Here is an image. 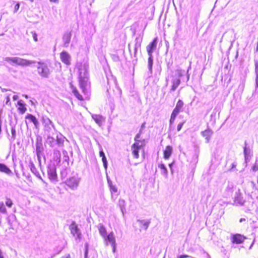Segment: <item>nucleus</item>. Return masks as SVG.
I'll return each mask as SVG.
<instances>
[{
    "label": "nucleus",
    "mask_w": 258,
    "mask_h": 258,
    "mask_svg": "<svg viewBox=\"0 0 258 258\" xmlns=\"http://www.w3.org/2000/svg\"><path fill=\"white\" fill-rule=\"evenodd\" d=\"M141 133H138L135 137V143L131 146V151L136 159L139 157V151H144L146 145V141L144 139L141 138Z\"/></svg>",
    "instance_id": "1"
},
{
    "label": "nucleus",
    "mask_w": 258,
    "mask_h": 258,
    "mask_svg": "<svg viewBox=\"0 0 258 258\" xmlns=\"http://www.w3.org/2000/svg\"><path fill=\"white\" fill-rule=\"evenodd\" d=\"M79 84L84 94H86V85L89 80L88 69L85 66L81 67L79 69Z\"/></svg>",
    "instance_id": "2"
},
{
    "label": "nucleus",
    "mask_w": 258,
    "mask_h": 258,
    "mask_svg": "<svg viewBox=\"0 0 258 258\" xmlns=\"http://www.w3.org/2000/svg\"><path fill=\"white\" fill-rule=\"evenodd\" d=\"M37 71L40 76L43 78H48L50 71L47 64L44 62H38Z\"/></svg>",
    "instance_id": "3"
},
{
    "label": "nucleus",
    "mask_w": 258,
    "mask_h": 258,
    "mask_svg": "<svg viewBox=\"0 0 258 258\" xmlns=\"http://www.w3.org/2000/svg\"><path fill=\"white\" fill-rule=\"evenodd\" d=\"M106 241L109 242L112 247V251L115 252L116 251V241L114 233L112 231L110 232L107 235L104 237Z\"/></svg>",
    "instance_id": "4"
},
{
    "label": "nucleus",
    "mask_w": 258,
    "mask_h": 258,
    "mask_svg": "<svg viewBox=\"0 0 258 258\" xmlns=\"http://www.w3.org/2000/svg\"><path fill=\"white\" fill-rule=\"evenodd\" d=\"M246 237L239 233L232 235L231 237V241L234 244H241L246 239Z\"/></svg>",
    "instance_id": "5"
},
{
    "label": "nucleus",
    "mask_w": 258,
    "mask_h": 258,
    "mask_svg": "<svg viewBox=\"0 0 258 258\" xmlns=\"http://www.w3.org/2000/svg\"><path fill=\"white\" fill-rule=\"evenodd\" d=\"M5 61L10 63H14L16 64H29L30 62L29 61L23 60L18 57H6L5 59Z\"/></svg>",
    "instance_id": "6"
},
{
    "label": "nucleus",
    "mask_w": 258,
    "mask_h": 258,
    "mask_svg": "<svg viewBox=\"0 0 258 258\" xmlns=\"http://www.w3.org/2000/svg\"><path fill=\"white\" fill-rule=\"evenodd\" d=\"M69 228L71 233L74 236H77V237L79 239L81 238V233L80 232L78 225L75 222L73 221L71 223Z\"/></svg>",
    "instance_id": "7"
},
{
    "label": "nucleus",
    "mask_w": 258,
    "mask_h": 258,
    "mask_svg": "<svg viewBox=\"0 0 258 258\" xmlns=\"http://www.w3.org/2000/svg\"><path fill=\"white\" fill-rule=\"evenodd\" d=\"M18 112L21 114H24L27 110V105L23 100H19L16 105Z\"/></svg>",
    "instance_id": "8"
},
{
    "label": "nucleus",
    "mask_w": 258,
    "mask_h": 258,
    "mask_svg": "<svg viewBox=\"0 0 258 258\" xmlns=\"http://www.w3.org/2000/svg\"><path fill=\"white\" fill-rule=\"evenodd\" d=\"M158 38H155L152 42H151L147 46L146 50L148 55H152L153 52L155 50L157 44Z\"/></svg>",
    "instance_id": "9"
},
{
    "label": "nucleus",
    "mask_w": 258,
    "mask_h": 258,
    "mask_svg": "<svg viewBox=\"0 0 258 258\" xmlns=\"http://www.w3.org/2000/svg\"><path fill=\"white\" fill-rule=\"evenodd\" d=\"M65 183L70 187L74 188L78 186L79 180L77 178L72 177L67 179L65 181Z\"/></svg>",
    "instance_id": "10"
},
{
    "label": "nucleus",
    "mask_w": 258,
    "mask_h": 258,
    "mask_svg": "<svg viewBox=\"0 0 258 258\" xmlns=\"http://www.w3.org/2000/svg\"><path fill=\"white\" fill-rule=\"evenodd\" d=\"M60 58L63 63L67 65H70L71 64L70 55L67 51H62L60 53Z\"/></svg>",
    "instance_id": "11"
},
{
    "label": "nucleus",
    "mask_w": 258,
    "mask_h": 258,
    "mask_svg": "<svg viewBox=\"0 0 258 258\" xmlns=\"http://www.w3.org/2000/svg\"><path fill=\"white\" fill-rule=\"evenodd\" d=\"M71 88L72 89L73 94L75 95V96L78 100L81 101H83L84 100V99L82 95L80 93L78 90L75 86H74L73 85H71Z\"/></svg>",
    "instance_id": "12"
},
{
    "label": "nucleus",
    "mask_w": 258,
    "mask_h": 258,
    "mask_svg": "<svg viewBox=\"0 0 258 258\" xmlns=\"http://www.w3.org/2000/svg\"><path fill=\"white\" fill-rule=\"evenodd\" d=\"M173 148L170 145L166 146L165 149L163 151V157L164 159H168L172 154Z\"/></svg>",
    "instance_id": "13"
},
{
    "label": "nucleus",
    "mask_w": 258,
    "mask_h": 258,
    "mask_svg": "<svg viewBox=\"0 0 258 258\" xmlns=\"http://www.w3.org/2000/svg\"><path fill=\"white\" fill-rule=\"evenodd\" d=\"M201 134L206 140L207 142L209 143L213 134L212 131L210 128H207L203 131Z\"/></svg>",
    "instance_id": "14"
},
{
    "label": "nucleus",
    "mask_w": 258,
    "mask_h": 258,
    "mask_svg": "<svg viewBox=\"0 0 258 258\" xmlns=\"http://www.w3.org/2000/svg\"><path fill=\"white\" fill-rule=\"evenodd\" d=\"M71 32H66L64 33L62 36V40L64 43V45L66 46H67L69 43L70 42L71 39Z\"/></svg>",
    "instance_id": "15"
},
{
    "label": "nucleus",
    "mask_w": 258,
    "mask_h": 258,
    "mask_svg": "<svg viewBox=\"0 0 258 258\" xmlns=\"http://www.w3.org/2000/svg\"><path fill=\"white\" fill-rule=\"evenodd\" d=\"M25 118L29 119L31 122H32L34 123L36 128L38 127L39 122L36 117L34 115L29 113L25 116Z\"/></svg>",
    "instance_id": "16"
},
{
    "label": "nucleus",
    "mask_w": 258,
    "mask_h": 258,
    "mask_svg": "<svg viewBox=\"0 0 258 258\" xmlns=\"http://www.w3.org/2000/svg\"><path fill=\"white\" fill-rule=\"evenodd\" d=\"M183 102L181 100H178L172 112L178 114L183 107Z\"/></svg>",
    "instance_id": "17"
},
{
    "label": "nucleus",
    "mask_w": 258,
    "mask_h": 258,
    "mask_svg": "<svg viewBox=\"0 0 258 258\" xmlns=\"http://www.w3.org/2000/svg\"><path fill=\"white\" fill-rule=\"evenodd\" d=\"M48 175L50 179L52 180H55L57 177L56 169L55 168H50L48 171Z\"/></svg>",
    "instance_id": "18"
},
{
    "label": "nucleus",
    "mask_w": 258,
    "mask_h": 258,
    "mask_svg": "<svg viewBox=\"0 0 258 258\" xmlns=\"http://www.w3.org/2000/svg\"><path fill=\"white\" fill-rule=\"evenodd\" d=\"M0 172H4L7 174L12 173L11 170L5 164L0 163Z\"/></svg>",
    "instance_id": "19"
},
{
    "label": "nucleus",
    "mask_w": 258,
    "mask_h": 258,
    "mask_svg": "<svg viewBox=\"0 0 258 258\" xmlns=\"http://www.w3.org/2000/svg\"><path fill=\"white\" fill-rule=\"evenodd\" d=\"M138 222L140 223V227L145 230L148 228L150 223V220H138Z\"/></svg>",
    "instance_id": "20"
},
{
    "label": "nucleus",
    "mask_w": 258,
    "mask_h": 258,
    "mask_svg": "<svg viewBox=\"0 0 258 258\" xmlns=\"http://www.w3.org/2000/svg\"><path fill=\"white\" fill-rule=\"evenodd\" d=\"M92 118L94 120V121L98 124L99 125H101L102 123V122L103 120V117L101 115L98 114H94L92 116Z\"/></svg>",
    "instance_id": "21"
},
{
    "label": "nucleus",
    "mask_w": 258,
    "mask_h": 258,
    "mask_svg": "<svg viewBox=\"0 0 258 258\" xmlns=\"http://www.w3.org/2000/svg\"><path fill=\"white\" fill-rule=\"evenodd\" d=\"M180 84V80L178 78H176L173 80L172 85L171 88V91H175L179 85Z\"/></svg>",
    "instance_id": "22"
},
{
    "label": "nucleus",
    "mask_w": 258,
    "mask_h": 258,
    "mask_svg": "<svg viewBox=\"0 0 258 258\" xmlns=\"http://www.w3.org/2000/svg\"><path fill=\"white\" fill-rule=\"evenodd\" d=\"M99 232L100 234L103 237H104L106 236L107 231L106 230L105 227L103 225H100L98 228Z\"/></svg>",
    "instance_id": "23"
},
{
    "label": "nucleus",
    "mask_w": 258,
    "mask_h": 258,
    "mask_svg": "<svg viewBox=\"0 0 258 258\" xmlns=\"http://www.w3.org/2000/svg\"><path fill=\"white\" fill-rule=\"evenodd\" d=\"M158 167L161 169L162 174L166 176L167 175V170L164 164L162 163L159 164Z\"/></svg>",
    "instance_id": "24"
},
{
    "label": "nucleus",
    "mask_w": 258,
    "mask_h": 258,
    "mask_svg": "<svg viewBox=\"0 0 258 258\" xmlns=\"http://www.w3.org/2000/svg\"><path fill=\"white\" fill-rule=\"evenodd\" d=\"M42 146L41 143H37L36 144V153L37 155L38 158H39L40 155L42 151Z\"/></svg>",
    "instance_id": "25"
},
{
    "label": "nucleus",
    "mask_w": 258,
    "mask_h": 258,
    "mask_svg": "<svg viewBox=\"0 0 258 258\" xmlns=\"http://www.w3.org/2000/svg\"><path fill=\"white\" fill-rule=\"evenodd\" d=\"M153 64V56L152 55H149L148 58V68L150 71H152V66Z\"/></svg>",
    "instance_id": "26"
},
{
    "label": "nucleus",
    "mask_w": 258,
    "mask_h": 258,
    "mask_svg": "<svg viewBox=\"0 0 258 258\" xmlns=\"http://www.w3.org/2000/svg\"><path fill=\"white\" fill-rule=\"evenodd\" d=\"M0 212L3 214L7 213V209L3 202H0Z\"/></svg>",
    "instance_id": "27"
},
{
    "label": "nucleus",
    "mask_w": 258,
    "mask_h": 258,
    "mask_svg": "<svg viewBox=\"0 0 258 258\" xmlns=\"http://www.w3.org/2000/svg\"><path fill=\"white\" fill-rule=\"evenodd\" d=\"M6 204L8 207L10 208L13 205V201L11 200V199H10V198H7L6 201Z\"/></svg>",
    "instance_id": "28"
},
{
    "label": "nucleus",
    "mask_w": 258,
    "mask_h": 258,
    "mask_svg": "<svg viewBox=\"0 0 258 258\" xmlns=\"http://www.w3.org/2000/svg\"><path fill=\"white\" fill-rule=\"evenodd\" d=\"M177 115V114H176L173 112H172L171 116H170V124H172L174 122Z\"/></svg>",
    "instance_id": "29"
},
{
    "label": "nucleus",
    "mask_w": 258,
    "mask_h": 258,
    "mask_svg": "<svg viewBox=\"0 0 258 258\" xmlns=\"http://www.w3.org/2000/svg\"><path fill=\"white\" fill-rule=\"evenodd\" d=\"M63 142L64 141L63 139L57 138L56 142L59 146H62L63 145Z\"/></svg>",
    "instance_id": "30"
},
{
    "label": "nucleus",
    "mask_w": 258,
    "mask_h": 258,
    "mask_svg": "<svg viewBox=\"0 0 258 258\" xmlns=\"http://www.w3.org/2000/svg\"><path fill=\"white\" fill-rule=\"evenodd\" d=\"M102 161L103 163L104 167L105 169L107 168V161L105 157L102 158Z\"/></svg>",
    "instance_id": "31"
},
{
    "label": "nucleus",
    "mask_w": 258,
    "mask_h": 258,
    "mask_svg": "<svg viewBox=\"0 0 258 258\" xmlns=\"http://www.w3.org/2000/svg\"><path fill=\"white\" fill-rule=\"evenodd\" d=\"M30 34L32 35L33 40L35 41H37V35L36 33L35 32H31Z\"/></svg>",
    "instance_id": "32"
},
{
    "label": "nucleus",
    "mask_w": 258,
    "mask_h": 258,
    "mask_svg": "<svg viewBox=\"0 0 258 258\" xmlns=\"http://www.w3.org/2000/svg\"><path fill=\"white\" fill-rule=\"evenodd\" d=\"M184 122H185V121H183L177 125V131H180L181 130V128L182 127V125H183Z\"/></svg>",
    "instance_id": "33"
},
{
    "label": "nucleus",
    "mask_w": 258,
    "mask_h": 258,
    "mask_svg": "<svg viewBox=\"0 0 258 258\" xmlns=\"http://www.w3.org/2000/svg\"><path fill=\"white\" fill-rule=\"evenodd\" d=\"M19 8H20V4L19 3H17L15 6L14 12V13L17 12L18 11V10H19Z\"/></svg>",
    "instance_id": "34"
},
{
    "label": "nucleus",
    "mask_w": 258,
    "mask_h": 258,
    "mask_svg": "<svg viewBox=\"0 0 258 258\" xmlns=\"http://www.w3.org/2000/svg\"><path fill=\"white\" fill-rule=\"evenodd\" d=\"M255 72H258V60H255Z\"/></svg>",
    "instance_id": "35"
},
{
    "label": "nucleus",
    "mask_w": 258,
    "mask_h": 258,
    "mask_svg": "<svg viewBox=\"0 0 258 258\" xmlns=\"http://www.w3.org/2000/svg\"><path fill=\"white\" fill-rule=\"evenodd\" d=\"M189 257V256L187 254H182L179 255L177 258H187Z\"/></svg>",
    "instance_id": "36"
},
{
    "label": "nucleus",
    "mask_w": 258,
    "mask_h": 258,
    "mask_svg": "<svg viewBox=\"0 0 258 258\" xmlns=\"http://www.w3.org/2000/svg\"><path fill=\"white\" fill-rule=\"evenodd\" d=\"M99 155L102 158L105 157L104 153L103 152L102 150L99 151Z\"/></svg>",
    "instance_id": "37"
},
{
    "label": "nucleus",
    "mask_w": 258,
    "mask_h": 258,
    "mask_svg": "<svg viewBox=\"0 0 258 258\" xmlns=\"http://www.w3.org/2000/svg\"><path fill=\"white\" fill-rule=\"evenodd\" d=\"M255 73H256L255 81H256V86L258 87V72Z\"/></svg>",
    "instance_id": "38"
},
{
    "label": "nucleus",
    "mask_w": 258,
    "mask_h": 258,
    "mask_svg": "<svg viewBox=\"0 0 258 258\" xmlns=\"http://www.w3.org/2000/svg\"><path fill=\"white\" fill-rule=\"evenodd\" d=\"M61 258H71V255L69 253L66 254L65 255L62 256Z\"/></svg>",
    "instance_id": "39"
},
{
    "label": "nucleus",
    "mask_w": 258,
    "mask_h": 258,
    "mask_svg": "<svg viewBox=\"0 0 258 258\" xmlns=\"http://www.w3.org/2000/svg\"><path fill=\"white\" fill-rule=\"evenodd\" d=\"M253 170L256 171L258 170V166L256 165H254L252 167Z\"/></svg>",
    "instance_id": "40"
},
{
    "label": "nucleus",
    "mask_w": 258,
    "mask_h": 258,
    "mask_svg": "<svg viewBox=\"0 0 258 258\" xmlns=\"http://www.w3.org/2000/svg\"><path fill=\"white\" fill-rule=\"evenodd\" d=\"M10 101V98L9 96H7L6 97V104H8Z\"/></svg>",
    "instance_id": "41"
},
{
    "label": "nucleus",
    "mask_w": 258,
    "mask_h": 258,
    "mask_svg": "<svg viewBox=\"0 0 258 258\" xmlns=\"http://www.w3.org/2000/svg\"><path fill=\"white\" fill-rule=\"evenodd\" d=\"M51 2H53V3H55L58 0H49Z\"/></svg>",
    "instance_id": "42"
},
{
    "label": "nucleus",
    "mask_w": 258,
    "mask_h": 258,
    "mask_svg": "<svg viewBox=\"0 0 258 258\" xmlns=\"http://www.w3.org/2000/svg\"><path fill=\"white\" fill-rule=\"evenodd\" d=\"M12 134H13V135H14V134H15V130H12Z\"/></svg>",
    "instance_id": "43"
},
{
    "label": "nucleus",
    "mask_w": 258,
    "mask_h": 258,
    "mask_svg": "<svg viewBox=\"0 0 258 258\" xmlns=\"http://www.w3.org/2000/svg\"><path fill=\"white\" fill-rule=\"evenodd\" d=\"M244 220H245V219H243V218H241V219H240L239 221L241 222H242V221H244Z\"/></svg>",
    "instance_id": "44"
},
{
    "label": "nucleus",
    "mask_w": 258,
    "mask_h": 258,
    "mask_svg": "<svg viewBox=\"0 0 258 258\" xmlns=\"http://www.w3.org/2000/svg\"><path fill=\"white\" fill-rule=\"evenodd\" d=\"M16 98H17V96H14L13 97V99H16Z\"/></svg>",
    "instance_id": "45"
},
{
    "label": "nucleus",
    "mask_w": 258,
    "mask_h": 258,
    "mask_svg": "<svg viewBox=\"0 0 258 258\" xmlns=\"http://www.w3.org/2000/svg\"><path fill=\"white\" fill-rule=\"evenodd\" d=\"M50 146H53V144L52 142H50Z\"/></svg>",
    "instance_id": "46"
},
{
    "label": "nucleus",
    "mask_w": 258,
    "mask_h": 258,
    "mask_svg": "<svg viewBox=\"0 0 258 258\" xmlns=\"http://www.w3.org/2000/svg\"><path fill=\"white\" fill-rule=\"evenodd\" d=\"M237 200H238V198H235V201H236Z\"/></svg>",
    "instance_id": "47"
},
{
    "label": "nucleus",
    "mask_w": 258,
    "mask_h": 258,
    "mask_svg": "<svg viewBox=\"0 0 258 258\" xmlns=\"http://www.w3.org/2000/svg\"><path fill=\"white\" fill-rule=\"evenodd\" d=\"M169 166H170V167H171L172 163L169 164Z\"/></svg>",
    "instance_id": "48"
},
{
    "label": "nucleus",
    "mask_w": 258,
    "mask_h": 258,
    "mask_svg": "<svg viewBox=\"0 0 258 258\" xmlns=\"http://www.w3.org/2000/svg\"><path fill=\"white\" fill-rule=\"evenodd\" d=\"M86 98L88 99H89L90 97L89 96H88V97H86Z\"/></svg>",
    "instance_id": "49"
},
{
    "label": "nucleus",
    "mask_w": 258,
    "mask_h": 258,
    "mask_svg": "<svg viewBox=\"0 0 258 258\" xmlns=\"http://www.w3.org/2000/svg\"><path fill=\"white\" fill-rule=\"evenodd\" d=\"M0 258H4L3 256H0Z\"/></svg>",
    "instance_id": "50"
},
{
    "label": "nucleus",
    "mask_w": 258,
    "mask_h": 258,
    "mask_svg": "<svg viewBox=\"0 0 258 258\" xmlns=\"http://www.w3.org/2000/svg\"><path fill=\"white\" fill-rule=\"evenodd\" d=\"M114 191H117L116 189H114Z\"/></svg>",
    "instance_id": "51"
},
{
    "label": "nucleus",
    "mask_w": 258,
    "mask_h": 258,
    "mask_svg": "<svg viewBox=\"0 0 258 258\" xmlns=\"http://www.w3.org/2000/svg\"><path fill=\"white\" fill-rule=\"evenodd\" d=\"M48 139H52V138H50V137H48Z\"/></svg>",
    "instance_id": "52"
}]
</instances>
